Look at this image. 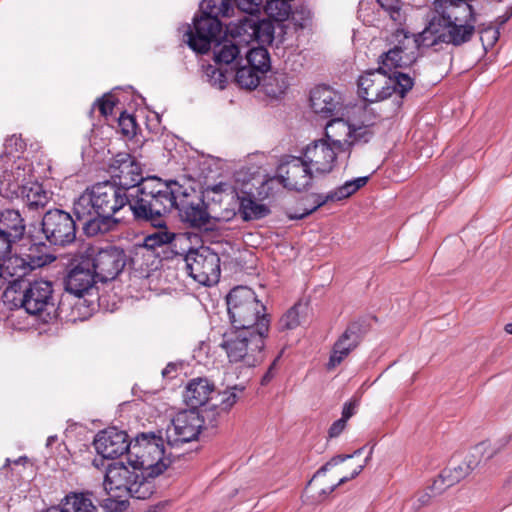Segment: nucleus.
<instances>
[{
  "instance_id": "nucleus-52",
  "label": "nucleus",
  "mask_w": 512,
  "mask_h": 512,
  "mask_svg": "<svg viewBox=\"0 0 512 512\" xmlns=\"http://www.w3.org/2000/svg\"><path fill=\"white\" fill-rule=\"evenodd\" d=\"M94 106L98 107L102 116L107 117L113 113L115 101L111 95H105L98 99Z\"/></svg>"
},
{
  "instance_id": "nucleus-10",
  "label": "nucleus",
  "mask_w": 512,
  "mask_h": 512,
  "mask_svg": "<svg viewBox=\"0 0 512 512\" xmlns=\"http://www.w3.org/2000/svg\"><path fill=\"white\" fill-rule=\"evenodd\" d=\"M101 282L115 279L124 269L127 257L123 249L116 246L90 247L84 255Z\"/></svg>"
},
{
  "instance_id": "nucleus-1",
  "label": "nucleus",
  "mask_w": 512,
  "mask_h": 512,
  "mask_svg": "<svg viewBox=\"0 0 512 512\" xmlns=\"http://www.w3.org/2000/svg\"><path fill=\"white\" fill-rule=\"evenodd\" d=\"M182 187L176 181L148 177L132 191L131 212L137 222L163 226L165 216L177 206Z\"/></svg>"
},
{
  "instance_id": "nucleus-38",
  "label": "nucleus",
  "mask_w": 512,
  "mask_h": 512,
  "mask_svg": "<svg viewBox=\"0 0 512 512\" xmlns=\"http://www.w3.org/2000/svg\"><path fill=\"white\" fill-rule=\"evenodd\" d=\"M239 212L245 221L258 220L267 216L270 212L265 204L256 202L250 197L240 199Z\"/></svg>"
},
{
  "instance_id": "nucleus-32",
  "label": "nucleus",
  "mask_w": 512,
  "mask_h": 512,
  "mask_svg": "<svg viewBox=\"0 0 512 512\" xmlns=\"http://www.w3.org/2000/svg\"><path fill=\"white\" fill-rule=\"evenodd\" d=\"M30 210L44 208L49 202V193L37 181L30 182L29 185L19 191V195Z\"/></svg>"
},
{
  "instance_id": "nucleus-58",
  "label": "nucleus",
  "mask_w": 512,
  "mask_h": 512,
  "mask_svg": "<svg viewBox=\"0 0 512 512\" xmlns=\"http://www.w3.org/2000/svg\"><path fill=\"white\" fill-rule=\"evenodd\" d=\"M355 405L351 402L345 403L342 410V419L346 422L354 414Z\"/></svg>"
},
{
  "instance_id": "nucleus-20",
  "label": "nucleus",
  "mask_w": 512,
  "mask_h": 512,
  "mask_svg": "<svg viewBox=\"0 0 512 512\" xmlns=\"http://www.w3.org/2000/svg\"><path fill=\"white\" fill-rule=\"evenodd\" d=\"M132 440L129 441L125 431L116 427H108L97 433L93 445L96 452L106 459H114L131 450Z\"/></svg>"
},
{
  "instance_id": "nucleus-18",
  "label": "nucleus",
  "mask_w": 512,
  "mask_h": 512,
  "mask_svg": "<svg viewBox=\"0 0 512 512\" xmlns=\"http://www.w3.org/2000/svg\"><path fill=\"white\" fill-rule=\"evenodd\" d=\"M98 278L90 263L82 255L67 272L64 278L65 290L76 297L90 295L96 288Z\"/></svg>"
},
{
  "instance_id": "nucleus-28",
  "label": "nucleus",
  "mask_w": 512,
  "mask_h": 512,
  "mask_svg": "<svg viewBox=\"0 0 512 512\" xmlns=\"http://www.w3.org/2000/svg\"><path fill=\"white\" fill-rule=\"evenodd\" d=\"M340 104V96L327 86H317L310 94V105L323 118L333 116Z\"/></svg>"
},
{
  "instance_id": "nucleus-22",
  "label": "nucleus",
  "mask_w": 512,
  "mask_h": 512,
  "mask_svg": "<svg viewBox=\"0 0 512 512\" xmlns=\"http://www.w3.org/2000/svg\"><path fill=\"white\" fill-rule=\"evenodd\" d=\"M35 181L33 168L28 160L17 157L14 160L10 169H5L0 178V192L5 193L6 196L16 195L18 197L19 191Z\"/></svg>"
},
{
  "instance_id": "nucleus-23",
  "label": "nucleus",
  "mask_w": 512,
  "mask_h": 512,
  "mask_svg": "<svg viewBox=\"0 0 512 512\" xmlns=\"http://www.w3.org/2000/svg\"><path fill=\"white\" fill-rule=\"evenodd\" d=\"M138 469L130 470L122 462L110 464L106 470L103 487L113 498H127L130 484L133 482Z\"/></svg>"
},
{
  "instance_id": "nucleus-13",
  "label": "nucleus",
  "mask_w": 512,
  "mask_h": 512,
  "mask_svg": "<svg viewBox=\"0 0 512 512\" xmlns=\"http://www.w3.org/2000/svg\"><path fill=\"white\" fill-rule=\"evenodd\" d=\"M204 426V418L196 409L178 412L165 430L166 443L169 447H179L182 444L198 438Z\"/></svg>"
},
{
  "instance_id": "nucleus-48",
  "label": "nucleus",
  "mask_w": 512,
  "mask_h": 512,
  "mask_svg": "<svg viewBox=\"0 0 512 512\" xmlns=\"http://www.w3.org/2000/svg\"><path fill=\"white\" fill-rule=\"evenodd\" d=\"M227 5L229 7V13H231V15L233 14L234 11V5H236L237 8L243 12H246L248 14H255L260 10L262 0H227Z\"/></svg>"
},
{
  "instance_id": "nucleus-42",
  "label": "nucleus",
  "mask_w": 512,
  "mask_h": 512,
  "mask_svg": "<svg viewBox=\"0 0 512 512\" xmlns=\"http://www.w3.org/2000/svg\"><path fill=\"white\" fill-rule=\"evenodd\" d=\"M469 474L470 472L468 471L467 466H464L461 463L457 466L444 469L439 475V479L435 481V484L441 482V484L445 485L446 487H450L460 482Z\"/></svg>"
},
{
  "instance_id": "nucleus-9",
  "label": "nucleus",
  "mask_w": 512,
  "mask_h": 512,
  "mask_svg": "<svg viewBox=\"0 0 512 512\" xmlns=\"http://www.w3.org/2000/svg\"><path fill=\"white\" fill-rule=\"evenodd\" d=\"M228 314L235 329L260 330V322L270 319L265 313L266 307L257 299L254 291L246 286L233 288L227 295Z\"/></svg>"
},
{
  "instance_id": "nucleus-16",
  "label": "nucleus",
  "mask_w": 512,
  "mask_h": 512,
  "mask_svg": "<svg viewBox=\"0 0 512 512\" xmlns=\"http://www.w3.org/2000/svg\"><path fill=\"white\" fill-rule=\"evenodd\" d=\"M313 172L303 157L286 156L277 168V177L285 188L304 191L312 184Z\"/></svg>"
},
{
  "instance_id": "nucleus-24",
  "label": "nucleus",
  "mask_w": 512,
  "mask_h": 512,
  "mask_svg": "<svg viewBox=\"0 0 512 512\" xmlns=\"http://www.w3.org/2000/svg\"><path fill=\"white\" fill-rule=\"evenodd\" d=\"M363 449L364 448H359L357 449L356 451H354L353 454H345V455H337L335 457H333L330 461H328L325 465H323L313 476V478L310 480L309 482V487L310 488H313V487H318V486H321V484H319V481L322 477L325 476V473L331 469L332 467H335L341 463H343L344 461H346L347 459H350V458H353L354 456H358V455H361L362 452H363ZM364 468V465H358L353 471L352 473L350 474V476H343L341 477L337 483H334L328 487H319V496H327L329 494H331L335 489L336 487H338L339 485H342L344 483H346L347 481L355 478L356 476H358L362 470Z\"/></svg>"
},
{
  "instance_id": "nucleus-54",
  "label": "nucleus",
  "mask_w": 512,
  "mask_h": 512,
  "mask_svg": "<svg viewBox=\"0 0 512 512\" xmlns=\"http://www.w3.org/2000/svg\"><path fill=\"white\" fill-rule=\"evenodd\" d=\"M18 241L0 229V261L11 252L12 244Z\"/></svg>"
},
{
  "instance_id": "nucleus-40",
  "label": "nucleus",
  "mask_w": 512,
  "mask_h": 512,
  "mask_svg": "<svg viewBox=\"0 0 512 512\" xmlns=\"http://www.w3.org/2000/svg\"><path fill=\"white\" fill-rule=\"evenodd\" d=\"M247 65L264 74L270 69V56L266 48L254 47L246 52Z\"/></svg>"
},
{
  "instance_id": "nucleus-64",
  "label": "nucleus",
  "mask_w": 512,
  "mask_h": 512,
  "mask_svg": "<svg viewBox=\"0 0 512 512\" xmlns=\"http://www.w3.org/2000/svg\"><path fill=\"white\" fill-rule=\"evenodd\" d=\"M44 512H64V511L61 509L60 506H55V507L47 509Z\"/></svg>"
},
{
  "instance_id": "nucleus-3",
  "label": "nucleus",
  "mask_w": 512,
  "mask_h": 512,
  "mask_svg": "<svg viewBox=\"0 0 512 512\" xmlns=\"http://www.w3.org/2000/svg\"><path fill=\"white\" fill-rule=\"evenodd\" d=\"M432 11L431 18L446 29L443 38L465 44L472 40L478 21L472 0H434Z\"/></svg>"
},
{
  "instance_id": "nucleus-11",
  "label": "nucleus",
  "mask_w": 512,
  "mask_h": 512,
  "mask_svg": "<svg viewBox=\"0 0 512 512\" xmlns=\"http://www.w3.org/2000/svg\"><path fill=\"white\" fill-rule=\"evenodd\" d=\"M185 269L198 283L206 286L216 284L220 277V258L208 247L190 249L184 256Z\"/></svg>"
},
{
  "instance_id": "nucleus-49",
  "label": "nucleus",
  "mask_w": 512,
  "mask_h": 512,
  "mask_svg": "<svg viewBox=\"0 0 512 512\" xmlns=\"http://www.w3.org/2000/svg\"><path fill=\"white\" fill-rule=\"evenodd\" d=\"M377 3L389 14L394 22L401 23L403 21L404 17L401 12L400 0H377Z\"/></svg>"
},
{
  "instance_id": "nucleus-50",
  "label": "nucleus",
  "mask_w": 512,
  "mask_h": 512,
  "mask_svg": "<svg viewBox=\"0 0 512 512\" xmlns=\"http://www.w3.org/2000/svg\"><path fill=\"white\" fill-rule=\"evenodd\" d=\"M335 194L333 191L327 193V194H315L313 196L314 198V206L310 209V210H307L306 212L300 214V215H296L294 216L293 218L294 219H302L304 218L305 216H308L310 215L311 213H313L314 211H316L319 207L323 206L324 204L328 203V202H336L338 201L337 198H335Z\"/></svg>"
},
{
  "instance_id": "nucleus-39",
  "label": "nucleus",
  "mask_w": 512,
  "mask_h": 512,
  "mask_svg": "<svg viewBox=\"0 0 512 512\" xmlns=\"http://www.w3.org/2000/svg\"><path fill=\"white\" fill-rule=\"evenodd\" d=\"M157 230L147 235L143 240V246L149 250H155L166 244H170L176 237V235L168 231L166 226V220L164 219L163 226H154Z\"/></svg>"
},
{
  "instance_id": "nucleus-25",
  "label": "nucleus",
  "mask_w": 512,
  "mask_h": 512,
  "mask_svg": "<svg viewBox=\"0 0 512 512\" xmlns=\"http://www.w3.org/2000/svg\"><path fill=\"white\" fill-rule=\"evenodd\" d=\"M179 214L184 222L189 223L192 227H206L210 222V214L207 211L205 202L197 198L196 201H189L188 195L184 192L180 193L177 200Z\"/></svg>"
},
{
  "instance_id": "nucleus-59",
  "label": "nucleus",
  "mask_w": 512,
  "mask_h": 512,
  "mask_svg": "<svg viewBox=\"0 0 512 512\" xmlns=\"http://www.w3.org/2000/svg\"><path fill=\"white\" fill-rule=\"evenodd\" d=\"M275 366H276V360H274V362L270 365V367L267 370V372L262 377V379H261V384L262 385L268 384L271 381V379L274 377V375H275V373H274Z\"/></svg>"
},
{
  "instance_id": "nucleus-14",
  "label": "nucleus",
  "mask_w": 512,
  "mask_h": 512,
  "mask_svg": "<svg viewBox=\"0 0 512 512\" xmlns=\"http://www.w3.org/2000/svg\"><path fill=\"white\" fill-rule=\"evenodd\" d=\"M42 231L50 244L66 246L76 238V221L64 210H49L43 216Z\"/></svg>"
},
{
  "instance_id": "nucleus-19",
  "label": "nucleus",
  "mask_w": 512,
  "mask_h": 512,
  "mask_svg": "<svg viewBox=\"0 0 512 512\" xmlns=\"http://www.w3.org/2000/svg\"><path fill=\"white\" fill-rule=\"evenodd\" d=\"M366 332L365 321L355 320L350 322L334 343L327 368L331 370L340 365L341 362L357 348Z\"/></svg>"
},
{
  "instance_id": "nucleus-44",
  "label": "nucleus",
  "mask_w": 512,
  "mask_h": 512,
  "mask_svg": "<svg viewBox=\"0 0 512 512\" xmlns=\"http://www.w3.org/2000/svg\"><path fill=\"white\" fill-rule=\"evenodd\" d=\"M369 180L368 176L358 177L353 180L346 181L343 185L333 190L335 198L338 201L346 199L365 186Z\"/></svg>"
},
{
  "instance_id": "nucleus-15",
  "label": "nucleus",
  "mask_w": 512,
  "mask_h": 512,
  "mask_svg": "<svg viewBox=\"0 0 512 512\" xmlns=\"http://www.w3.org/2000/svg\"><path fill=\"white\" fill-rule=\"evenodd\" d=\"M230 35L239 45L248 46L256 41L270 43L274 37V26L271 21L260 19L256 14H248L230 28Z\"/></svg>"
},
{
  "instance_id": "nucleus-34",
  "label": "nucleus",
  "mask_w": 512,
  "mask_h": 512,
  "mask_svg": "<svg viewBox=\"0 0 512 512\" xmlns=\"http://www.w3.org/2000/svg\"><path fill=\"white\" fill-rule=\"evenodd\" d=\"M0 229L10 237L20 240L25 232L24 220L17 210L6 209L0 216Z\"/></svg>"
},
{
  "instance_id": "nucleus-55",
  "label": "nucleus",
  "mask_w": 512,
  "mask_h": 512,
  "mask_svg": "<svg viewBox=\"0 0 512 512\" xmlns=\"http://www.w3.org/2000/svg\"><path fill=\"white\" fill-rule=\"evenodd\" d=\"M482 450V445L476 446L473 451L466 456L464 462L462 463L464 466H467L468 471L471 473L480 463V454Z\"/></svg>"
},
{
  "instance_id": "nucleus-63",
  "label": "nucleus",
  "mask_w": 512,
  "mask_h": 512,
  "mask_svg": "<svg viewBox=\"0 0 512 512\" xmlns=\"http://www.w3.org/2000/svg\"><path fill=\"white\" fill-rule=\"evenodd\" d=\"M164 508H165V503L160 502L156 505L149 507L148 510L145 512H162L164 510Z\"/></svg>"
},
{
  "instance_id": "nucleus-7",
  "label": "nucleus",
  "mask_w": 512,
  "mask_h": 512,
  "mask_svg": "<svg viewBox=\"0 0 512 512\" xmlns=\"http://www.w3.org/2000/svg\"><path fill=\"white\" fill-rule=\"evenodd\" d=\"M267 336V322H260V330L239 328L223 335L220 347L230 362H242L254 367L264 359V338Z\"/></svg>"
},
{
  "instance_id": "nucleus-37",
  "label": "nucleus",
  "mask_w": 512,
  "mask_h": 512,
  "mask_svg": "<svg viewBox=\"0 0 512 512\" xmlns=\"http://www.w3.org/2000/svg\"><path fill=\"white\" fill-rule=\"evenodd\" d=\"M307 311V305L301 302L294 304L280 318L278 328L280 331L293 330L303 322Z\"/></svg>"
},
{
  "instance_id": "nucleus-33",
  "label": "nucleus",
  "mask_w": 512,
  "mask_h": 512,
  "mask_svg": "<svg viewBox=\"0 0 512 512\" xmlns=\"http://www.w3.org/2000/svg\"><path fill=\"white\" fill-rule=\"evenodd\" d=\"M60 507L64 512H97L91 494L84 492H70L62 500Z\"/></svg>"
},
{
  "instance_id": "nucleus-5",
  "label": "nucleus",
  "mask_w": 512,
  "mask_h": 512,
  "mask_svg": "<svg viewBox=\"0 0 512 512\" xmlns=\"http://www.w3.org/2000/svg\"><path fill=\"white\" fill-rule=\"evenodd\" d=\"M387 66L366 71L358 79V92L366 102L376 103L393 94L403 98L414 86V77L400 71L388 72Z\"/></svg>"
},
{
  "instance_id": "nucleus-56",
  "label": "nucleus",
  "mask_w": 512,
  "mask_h": 512,
  "mask_svg": "<svg viewBox=\"0 0 512 512\" xmlns=\"http://www.w3.org/2000/svg\"><path fill=\"white\" fill-rule=\"evenodd\" d=\"M430 500V495L428 493H422L418 495L417 497H414L410 500L411 506L414 510H418L421 507L428 504Z\"/></svg>"
},
{
  "instance_id": "nucleus-57",
  "label": "nucleus",
  "mask_w": 512,
  "mask_h": 512,
  "mask_svg": "<svg viewBox=\"0 0 512 512\" xmlns=\"http://www.w3.org/2000/svg\"><path fill=\"white\" fill-rule=\"evenodd\" d=\"M346 427V421L342 418L336 420L329 428V436L331 438L339 436Z\"/></svg>"
},
{
  "instance_id": "nucleus-29",
  "label": "nucleus",
  "mask_w": 512,
  "mask_h": 512,
  "mask_svg": "<svg viewBox=\"0 0 512 512\" xmlns=\"http://www.w3.org/2000/svg\"><path fill=\"white\" fill-rule=\"evenodd\" d=\"M215 393L214 383L207 378H194L186 386L184 398L186 403L195 409L205 405L209 400H213Z\"/></svg>"
},
{
  "instance_id": "nucleus-4",
  "label": "nucleus",
  "mask_w": 512,
  "mask_h": 512,
  "mask_svg": "<svg viewBox=\"0 0 512 512\" xmlns=\"http://www.w3.org/2000/svg\"><path fill=\"white\" fill-rule=\"evenodd\" d=\"M200 16H195L193 27H189L185 36L189 47L201 54L208 52L221 38L222 24L219 17H230L227 0H203L200 4Z\"/></svg>"
},
{
  "instance_id": "nucleus-36",
  "label": "nucleus",
  "mask_w": 512,
  "mask_h": 512,
  "mask_svg": "<svg viewBox=\"0 0 512 512\" xmlns=\"http://www.w3.org/2000/svg\"><path fill=\"white\" fill-rule=\"evenodd\" d=\"M374 103L366 102L361 105H356L352 108L350 119L359 125L373 127L376 123L383 119L382 115L378 112L377 107L373 106Z\"/></svg>"
},
{
  "instance_id": "nucleus-31",
  "label": "nucleus",
  "mask_w": 512,
  "mask_h": 512,
  "mask_svg": "<svg viewBox=\"0 0 512 512\" xmlns=\"http://www.w3.org/2000/svg\"><path fill=\"white\" fill-rule=\"evenodd\" d=\"M211 48L213 49L214 60L217 64L238 65L241 61L240 54L242 46L232 38L219 39Z\"/></svg>"
},
{
  "instance_id": "nucleus-53",
  "label": "nucleus",
  "mask_w": 512,
  "mask_h": 512,
  "mask_svg": "<svg viewBox=\"0 0 512 512\" xmlns=\"http://www.w3.org/2000/svg\"><path fill=\"white\" fill-rule=\"evenodd\" d=\"M118 124L124 135L130 136L135 133L136 123L135 119L131 115L122 113L118 119Z\"/></svg>"
},
{
  "instance_id": "nucleus-21",
  "label": "nucleus",
  "mask_w": 512,
  "mask_h": 512,
  "mask_svg": "<svg viewBox=\"0 0 512 512\" xmlns=\"http://www.w3.org/2000/svg\"><path fill=\"white\" fill-rule=\"evenodd\" d=\"M339 153L328 141L319 139L304 148L302 157L315 173L328 174L334 169Z\"/></svg>"
},
{
  "instance_id": "nucleus-26",
  "label": "nucleus",
  "mask_w": 512,
  "mask_h": 512,
  "mask_svg": "<svg viewBox=\"0 0 512 512\" xmlns=\"http://www.w3.org/2000/svg\"><path fill=\"white\" fill-rule=\"evenodd\" d=\"M28 258L19 255H7L0 261V279L9 282L17 281L36 267H41L44 264L41 258L33 259L30 256Z\"/></svg>"
},
{
  "instance_id": "nucleus-2",
  "label": "nucleus",
  "mask_w": 512,
  "mask_h": 512,
  "mask_svg": "<svg viewBox=\"0 0 512 512\" xmlns=\"http://www.w3.org/2000/svg\"><path fill=\"white\" fill-rule=\"evenodd\" d=\"M444 34L446 29L432 18L424 30L416 35L397 29L391 36L392 47L379 57L378 63L387 66L389 71L391 68H406L417 62L420 47H436L439 44L459 47L465 44L443 38Z\"/></svg>"
},
{
  "instance_id": "nucleus-45",
  "label": "nucleus",
  "mask_w": 512,
  "mask_h": 512,
  "mask_svg": "<svg viewBox=\"0 0 512 512\" xmlns=\"http://www.w3.org/2000/svg\"><path fill=\"white\" fill-rule=\"evenodd\" d=\"M4 151L0 155V160L4 161V159L15 156V154L23 153L26 149V143L22 139L20 135H11L6 138L4 145Z\"/></svg>"
},
{
  "instance_id": "nucleus-41",
  "label": "nucleus",
  "mask_w": 512,
  "mask_h": 512,
  "mask_svg": "<svg viewBox=\"0 0 512 512\" xmlns=\"http://www.w3.org/2000/svg\"><path fill=\"white\" fill-rule=\"evenodd\" d=\"M261 75L263 74L252 67L243 65L237 68L235 81L242 88L255 89L260 83Z\"/></svg>"
},
{
  "instance_id": "nucleus-35",
  "label": "nucleus",
  "mask_w": 512,
  "mask_h": 512,
  "mask_svg": "<svg viewBox=\"0 0 512 512\" xmlns=\"http://www.w3.org/2000/svg\"><path fill=\"white\" fill-rule=\"evenodd\" d=\"M140 471L141 473L137 472L132 484H130L128 497L145 500L155 492L154 478L156 476H149L144 470Z\"/></svg>"
},
{
  "instance_id": "nucleus-61",
  "label": "nucleus",
  "mask_w": 512,
  "mask_h": 512,
  "mask_svg": "<svg viewBox=\"0 0 512 512\" xmlns=\"http://www.w3.org/2000/svg\"><path fill=\"white\" fill-rule=\"evenodd\" d=\"M512 17V6L507 8L504 14L500 15L496 22L498 25L505 24Z\"/></svg>"
},
{
  "instance_id": "nucleus-47",
  "label": "nucleus",
  "mask_w": 512,
  "mask_h": 512,
  "mask_svg": "<svg viewBox=\"0 0 512 512\" xmlns=\"http://www.w3.org/2000/svg\"><path fill=\"white\" fill-rule=\"evenodd\" d=\"M204 77L206 78L207 82L219 89H223L227 83L226 72L211 64L205 67Z\"/></svg>"
},
{
  "instance_id": "nucleus-43",
  "label": "nucleus",
  "mask_w": 512,
  "mask_h": 512,
  "mask_svg": "<svg viewBox=\"0 0 512 512\" xmlns=\"http://www.w3.org/2000/svg\"><path fill=\"white\" fill-rule=\"evenodd\" d=\"M267 15L276 21H284L290 15V4L287 0H269L264 6Z\"/></svg>"
},
{
  "instance_id": "nucleus-51",
  "label": "nucleus",
  "mask_w": 512,
  "mask_h": 512,
  "mask_svg": "<svg viewBox=\"0 0 512 512\" xmlns=\"http://www.w3.org/2000/svg\"><path fill=\"white\" fill-rule=\"evenodd\" d=\"M353 134L351 140L353 145L358 142L367 143L372 137L374 132L371 127L359 125L358 123L352 122Z\"/></svg>"
},
{
  "instance_id": "nucleus-46",
  "label": "nucleus",
  "mask_w": 512,
  "mask_h": 512,
  "mask_svg": "<svg viewBox=\"0 0 512 512\" xmlns=\"http://www.w3.org/2000/svg\"><path fill=\"white\" fill-rule=\"evenodd\" d=\"M243 388H239L238 386H234L229 390H226L222 393H218L216 397V402L213 403V406H218L221 411L230 410L234 404L237 402L239 396L238 392L241 393Z\"/></svg>"
},
{
  "instance_id": "nucleus-62",
  "label": "nucleus",
  "mask_w": 512,
  "mask_h": 512,
  "mask_svg": "<svg viewBox=\"0 0 512 512\" xmlns=\"http://www.w3.org/2000/svg\"><path fill=\"white\" fill-rule=\"evenodd\" d=\"M26 461H27V457H25V456H21V457H19L18 459L14 460V461H11L9 458H7L5 460L4 465L0 468V470L2 471L4 469H6L7 467H9L11 465V463L19 465V464L26 463Z\"/></svg>"
},
{
  "instance_id": "nucleus-6",
  "label": "nucleus",
  "mask_w": 512,
  "mask_h": 512,
  "mask_svg": "<svg viewBox=\"0 0 512 512\" xmlns=\"http://www.w3.org/2000/svg\"><path fill=\"white\" fill-rule=\"evenodd\" d=\"M132 191L119 187L115 182L104 181L87 188L74 202L73 212L87 217L90 211L112 215L129 206L131 210Z\"/></svg>"
},
{
  "instance_id": "nucleus-30",
  "label": "nucleus",
  "mask_w": 512,
  "mask_h": 512,
  "mask_svg": "<svg viewBox=\"0 0 512 512\" xmlns=\"http://www.w3.org/2000/svg\"><path fill=\"white\" fill-rule=\"evenodd\" d=\"M76 219L83 224L84 232L87 236H97L113 230L118 220L112 215H106L90 211L87 217H82L78 212H73Z\"/></svg>"
},
{
  "instance_id": "nucleus-17",
  "label": "nucleus",
  "mask_w": 512,
  "mask_h": 512,
  "mask_svg": "<svg viewBox=\"0 0 512 512\" xmlns=\"http://www.w3.org/2000/svg\"><path fill=\"white\" fill-rule=\"evenodd\" d=\"M108 172L112 182L125 188L130 193L138 188L139 183L145 180L142 177V168L139 162L128 153L116 154L110 161Z\"/></svg>"
},
{
  "instance_id": "nucleus-60",
  "label": "nucleus",
  "mask_w": 512,
  "mask_h": 512,
  "mask_svg": "<svg viewBox=\"0 0 512 512\" xmlns=\"http://www.w3.org/2000/svg\"><path fill=\"white\" fill-rule=\"evenodd\" d=\"M176 370H177V366L174 363H169L162 370V375L165 378H173V377H175Z\"/></svg>"
},
{
  "instance_id": "nucleus-8",
  "label": "nucleus",
  "mask_w": 512,
  "mask_h": 512,
  "mask_svg": "<svg viewBox=\"0 0 512 512\" xmlns=\"http://www.w3.org/2000/svg\"><path fill=\"white\" fill-rule=\"evenodd\" d=\"M129 450V464L134 469L144 470L149 476H159L168 467L162 432L138 434Z\"/></svg>"
},
{
  "instance_id": "nucleus-27",
  "label": "nucleus",
  "mask_w": 512,
  "mask_h": 512,
  "mask_svg": "<svg viewBox=\"0 0 512 512\" xmlns=\"http://www.w3.org/2000/svg\"><path fill=\"white\" fill-rule=\"evenodd\" d=\"M352 134L353 125L351 119L347 121L343 118H335L326 124L324 139L338 152H349L353 146Z\"/></svg>"
},
{
  "instance_id": "nucleus-12",
  "label": "nucleus",
  "mask_w": 512,
  "mask_h": 512,
  "mask_svg": "<svg viewBox=\"0 0 512 512\" xmlns=\"http://www.w3.org/2000/svg\"><path fill=\"white\" fill-rule=\"evenodd\" d=\"M52 282L35 280L23 291L21 307L30 315L39 316L43 322H49L55 313V299Z\"/></svg>"
}]
</instances>
